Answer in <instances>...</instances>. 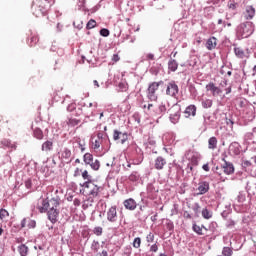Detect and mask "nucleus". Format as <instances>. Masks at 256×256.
<instances>
[{
  "label": "nucleus",
  "mask_w": 256,
  "mask_h": 256,
  "mask_svg": "<svg viewBox=\"0 0 256 256\" xmlns=\"http://www.w3.org/2000/svg\"><path fill=\"white\" fill-rule=\"evenodd\" d=\"M245 105H247V100L240 99L239 100V107H245Z\"/></svg>",
  "instance_id": "nucleus-61"
},
{
  "label": "nucleus",
  "mask_w": 256,
  "mask_h": 256,
  "mask_svg": "<svg viewBox=\"0 0 256 256\" xmlns=\"http://www.w3.org/2000/svg\"><path fill=\"white\" fill-rule=\"evenodd\" d=\"M215 47H217V38L210 37L206 42V48L208 49V51H213Z\"/></svg>",
  "instance_id": "nucleus-21"
},
{
  "label": "nucleus",
  "mask_w": 256,
  "mask_h": 256,
  "mask_svg": "<svg viewBox=\"0 0 256 256\" xmlns=\"http://www.w3.org/2000/svg\"><path fill=\"white\" fill-rule=\"evenodd\" d=\"M234 53L238 59H245V50L241 47L234 48Z\"/></svg>",
  "instance_id": "nucleus-27"
},
{
  "label": "nucleus",
  "mask_w": 256,
  "mask_h": 256,
  "mask_svg": "<svg viewBox=\"0 0 256 256\" xmlns=\"http://www.w3.org/2000/svg\"><path fill=\"white\" fill-rule=\"evenodd\" d=\"M179 67V64L175 60H170L168 62V69L169 71L175 72L177 71V68Z\"/></svg>",
  "instance_id": "nucleus-29"
},
{
  "label": "nucleus",
  "mask_w": 256,
  "mask_h": 256,
  "mask_svg": "<svg viewBox=\"0 0 256 256\" xmlns=\"http://www.w3.org/2000/svg\"><path fill=\"white\" fill-rule=\"evenodd\" d=\"M82 179H84V181H91V176L89 175V171L87 170H82Z\"/></svg>",
  "instance_id": "nucleus-45"
},
{
  "label": "nucleus",
  "mask_w": 256,
  "mask_h": 256,
  "mask_svg": "<svg viewBox=\"0 0 256 256\" xmlns=\"http://www.w3.org/2000/svg\"><path fill=\"white\" fill-rule=\"evenodd\" d=\"M95 198L93 196H88V198L84 201L82 207L83 209H89V207H93V203H95Z\"/></svg>",
  "instance_id": "nucleus-24"
},
{
  "label": "nucleus",
  "mask_w": 256,
  "mask_h": 256,
  "mask_svg": "<svg viewBox=\"0 0 256 256\" xmlns=\"http://www.w3.org/2000/svg\"><path fill=\"white\" fill-rule=\"evenodd\" d=\"M183 217H184V219H192V218H193V217L191 216V214L189 213V211H184Z\"/></svg>",
  "instance_id": "nucleus-58"
},
{
  "label": "nucleus",
  "mask_w": 256,
  "mask_h": 256,
  "mask_svg": "<svg viewBox=\"0 0 256 256\" xmlns=\"http://www.w3.org/2000/svg\"><path fill=\"white\" fill-rule=\"evenodd\" d=\"M93 233H94V235H96L97 237H101V235H103V227H101V226H96V227L93 229Z\"/></svg>",
  "instance_id": "nucleus-38"
},
{
  "label": "nucleus",
  "mask_w": 256,
  "mask_h": 256,
  "mask_svg": "<svg viewBox=\"0 0 256 256\" xmlns=\"http://www.w3.org/2000/svg\"><path fill=\"white\" fill-rule=\"evenodd\" d=\"M133 247L135 249H139L141 247V239L139 237H136L133 241Z\"/></svg>",
  "instance_id": "nucleus-47"
},
{
  "label": "nucleus",
  "mask_w": 256,
  "mask_h": 256,
  "mask_svg": "<svg viewBox=\"0 0 256 256\" xmlns=\"http://www.w3.org/2000/svg\"><path fill=\"white\" fill-rule=\"evenodd\" d=\"M113 139L114 141H120V143H125L128 139L127 133L120 132L119 130H114L113 132Z\"/></svg>",
  "instance_id": "nucleus-13"
},
{
  "label": "nucleus",
  "mask_w": 256,
  "mask_h": 256,
  "mask_svg": "<svg viewBox=\"0 0 256 256\" xmlns=\"http://www.w3.org/2000/svg\"><path fill=\"white\" fill-rule=\"evenodd\" d=\"M7 217H9V212L5 209H0V219L2 221H5V219H7Z\"/></svg>",
  "instance_id": "nucleus-41"
},
{
  "label": "nucleus",
  "mask_w": 256,
  "mask_h": 256,
  "mask_svg": "<svg viewBox=\"0 0 256 256\" xmlns=\"http://www.w3.org/2000/svg\"><path fill=\"white\" fill-rule=\"evenodd\" d=\"M255 31V24L251 21H246L241 23L237 28V35L241 37V39H247V37H251L253 32Z\"/></svg>",
  "instance_id": "nucleus-2"
},
{
  "label": "nucleus",
  "mask_w": 256,
  "mask_h": 256,
  "mask_svg": "<svg viewBox=\"0 0 256 256\" xmlns=\"http://www.w3.org/2000/svg\"><path fill=\"white\" fill-rule=\"evenodd\" d=\"M146 241H147V243H153V241H155V235L150 232V233L146 236Z\"/></svg>",
  "instance_id": "nucleus-50"
},
{
  "label": "nucleus",
  "mask_w": 256,
  "mask_h": 256,
  "mask_svg": "<svg viewBox=\"0 0 256 256\" xmlns=\"http://www.w3.org/2000/svg\"><path fill=\"white\" fill-rule=\"evenodd\" d=\"M169 118L171 123L176 125V123H179V120L181 119V106L175 104L173 105L169 110Z\"/></svg>",
  "instance_id": "nucleus-6"
},
{
  "label": "nucleus",
  "mask_w": 256,
  "mask_h": 256,
  "mask_svg": "<svg viewBox=\"0 0 256 256\" xmlns=\"http://www.w3.org/2000/svg\"><path fill=\"white\" fill-rule=\"evenodd\" d=\"M165 165H167V161L161 156L157 157L154 161V167L158 171H161V169H163Z\"/></svg>",
  "instance_id": "nucleus-17"
},
{
  "label": "nucleus",
  "mask_w": 256,
  "mask_h": 256,
  "mask_svg": "<svg viewBox=\"0 0 256 256\" xmlns=\"http://www.w3.org/2000/svg\"><path fill=\"white\" fill-rule=\"evenodd\" d=\"M202 107L203 109H211L213 107V100L211 99L202 100Z\"/></svg>",
  "instance_id": "nucleus-32"
},
{
  "label": "nucleus",
  "mask_w": 256,
  "mask_h": 256,
  "mask_svg": "<svg viewBox=\"0 0 256 256\" xmlns=\"http://www.w3.org/2000/svg\"><path fill=\"white\" fill-rule=\"evenodd\" d=\"M34 137L41 141V139H43V137H44L43 130L39 129V128L34 129Z\"/></svg>",
  "instance_id": "nucleus-36"
},
{
  "label": "nucleus",
  "mask_w": 256,
  "mask_h": 256,
  "mask_svg": "<svg viewBox=\"0 0 256 256\" xmlns=\"http://www.w3.org/2000/svg\"><path fill=\"white\" fill-rule=\"evenodd\" d=\"M184 115L186 119H189V117H195V115H197V106L191 104L188 107H186Z\"/></svg>",
  "instance_id": "nucleus-15"
},
{
  "label": "nucleus",
  "mask_w": 256,
  "mask_h": 256,
  "mask_svg": "<svg viewBox=\"0 0 256 256\" xmlns=\"http://www.w3.org/2000/svg\"><path fill=\"white\" fill-rule=\"evenodd\" d=\"M255 17V9L253 6H247L244 12V18L249 21Z\"/></svg>",
  "instance_id": "nucleus-18"
},
{
  "label": "nucleus",
  "mask_w": 256,
  "mask_h": 256,
  "mask_svg": "<svg viewBox=\"0 0 256 256\" xmlns=\"http://www.w3.org/2000/svg\"><path fill=\"white\" fill-rule=\"evenodd\" d=\"M97 26V21L90 19L86 25V29H95Z\"/></svg>",
  "instance_id": "nucleus-42"
},
{
  "label": "nucleus",
  "mask_w": 256,
  "mask_h": 256,
  "mask_svg": "<svg viewBox=\"0 0 256 256\" xmlns=\"http://www.w3.org/2000/svg\"><path fill=\"white\" fill-rule=\"evenodd\" d=\"M75 109H77V104H75V103H71L67 107V111H69V113L75 111Z\"/></svg>",
  "instance_id": "nucleus-51"
},
{
  "label": "nucleus",
  "mask_w": 256,
  "mask_h": 256,
  "mask_svg": "<svg viewBox=\"0 0 256 256\" xmlns=\"http://www.w3.org/2000/svg\"><path fill=\"white\" fill-rule=\"evenodd\" d=\"M217 137L213 136L211 138H209L208 140V149H212V150H215L217 149Z\"/></svg>",
  "instance_id": "nucleus-26"
},
{
  "label": "nucleus",
  "mask_w": 256,
  "mask_h": 256,
  "mask_svg": "<svg viewBox=\"0 0 256 256\" xmlns=\"http://www.w3.org/2000/svg\"><path fill=\"white\" fill-rule=\"evenodd\" d=\"M226 125H230V127H233V120L226 119Z\"/></svg>",
  "instance_id": "nucleus-64"
},
{
  "label": "nucleus",
  "mask_w": 256,
  "mask_h": 256,
  "mask_svg": "<svg viewBox=\"0 0 256 256\" xmlns=\"http://www.w3.org/2000/svg\"><path fill=\"white\" fill-rule=\"evenodd\" d=\"M42 151L45 153H50V151H53V141L47 140L42 144Z\"/></svg>",
  "instance_id": "nucleus-22"
},
{
  "label": "nucleus",
  "mask_w": 256,
  "mask_h": 256,
  "mask_svg": "<svg viewBox=\"0 0 256 256\" xmlns=\"http://www.w3.org/2000/svg\"><path fill=\"white\" fill-rule=\"evenodd\" d=\"M223 169H224V173L226 175H233V173H235V167H233V165L227 161L224 160V164H223Z\"/></svg>",
  "instance_id": "nucleus-20"
},
{
  "label": "nucleus",
  "mask_w": 256,
  "mask_h": 256,
  "mask_svg": "<svg viewBox=\"0 0 256 256\" xmlns=\"http://www.w3.org/2000/svg\"><path fill=\"white\" fill-rule=\"evenodd\" d=\"M37 43H39V36L34 34L31 36L30 40L28 41V45L29 47H35Z\"/></svg>",
  "instance_id": "nucleus-31"
},
{
  "label": "nucleus",
  "mask_w": 256,
  "mask_h": 256,
  "mask_svg": "<svg viewBox=\"0 0 256 256\" xmlns=\"http://www.w3.org/2000/svg\"><path fill=\"white\" fill-rule=\"evenodd\" d=\"M166 95L168 97H173L174 99L179 95V86L175 81H171L166 86Z\"/></svg>",
  "instance_id": "nucleus-7"
},
{
  "label": "nucleus",
  "mask_w": 256,
  "mask_h": 256,
  "mask_svg": "<svg viewBox=\"0 0 256 256\" xmlns=\"http://www.w3.org/2000/svg\"><path fill=\"white\" fill-rule=\"evenodd\" d=\"M79 123H81L80 119L77 118H70L68 119V121L66 122V125H68V127H77V125H79Z\"/></svg>",
  "instance_id": "nucleus-28"
},
{
  "label": "nucleus",
  "mask_w": 256,
  "mask_h": 256,
  "mask_svg": "<svg viewBox=\"0 0 256 256\" xmlns=\"http://www.w3.org/2000/svg\"><path fill=\"white\" fill-rule=\"evenodd\" d=\"M91 169H93L94 171H99L100 167H101V162H99V160H95L94 162L92 161L91 164H89Z\"/></svg>",
  "instance_id": "nucleus-37"
},
{
  "label": "nucleus",
  "mask_w": 256,
  "mask_h": 256,
  "mask_svg": "<svg viewBox=\"0 0 256 256\" xmlns=\"http://www.w3.org/2000/svg\"><path fill=\"white\" fill-rule=\"evenodd\" d=\"M206 91H210L212 97H221L224 90L219 86H215V83L210 82L206 85Z\"/></svg>",
  "instance_id": "nucleus-8"
},
{
  "label": "nucleus",
  "mask_w": 256,
  "mask_h": 256,
  "mask_svg": "<svg viewBox=\"0 0 256 256\" xmlns=\"http://www.w3.org/2000/svg\"><path fill=\"white\" fill-rule=\"evenodd\" d=\"M195 215H199V211H201V206H199L197 203L194 204V206L192 207Z\"/></svg>",
  "instance_id": "nucleus-53"
},
{
  "label": "nucleus",
  "mask_w": 256,
  "mask_h": 256,
  "mask_svg": "<svg viewBox=\"0 0 256 256\" xmlns=\"http://www.w3.org/2000/svg\"><path fill=\"white\" fill-rule=\"evenodd\" d=\"M220 89H223V92L225 91L226 95H229L231 93V85L227 83V80H222L219 84Z\"/></svg>",
  "instance_id": "nucleus-23"
},
{
  "label": "nucleus",
  "mask_w": 256,
  "mask_h": 256,
  "mask_svg": "<svg viewBox=\"0 0 256 256\" xmlns=\"http://www.w3.org/2000/svg\"><path fill=\"white\" fill-rule=\"evenodd\" d=\"M106 215H107V221H109L110 223H117L119 219V214L117 213V206H111L107 210Z\"/></svg>",
  "instance_id": "nucleus-9"
},
{
  "label": "nucleus",
  "mask_w": 256,
  "mask_h": 256,
  "mask_svg": "<svg viewBox=\"0 0 256 256\" xmlns=\"http://www.w3.org/2000/svg\"><path fill=\"white\" fill-rule=\"evenodd\" d=\"M52 207H59V200L56 198H52L50 200L47 199H39L37 204V209L41 213H46Z\"/></svg>",
  "instance_id": "nucleus-3"
},
{
  "label": "nucleus",
  "mask_w": 256,
  "mask_h": 256,
  "mask_svg": "<svg viewBox=\"0 0 256 256\" xmlns=\"http://www.w3.org/2000/svg\"><path fill=\"white\" fill-rule=\"evenodd\" d=\"M1 144H2L4 147H7L8 149H12V151H16V150H17V144L12 143L11 140H3V141L1 142Z\"/></svg>",
  "instance_id": "nucleus-25"
},
{
  "label": "nucleus",
  "mask_w": 256,
  "mask_h": 256,
  "mask_svg": "<svg viewBox=\"0 0 256 256\" xmlns=\"http://www.w3.org/2000/svg\"><path fill=\"white\" fill-rule=\"evenodd\" d=\"M193 167H196V166L193 165V164H188V165H187V168H186L187 173H192Z\"/></svg>",
  "instance_id": "nucleus-59"
},
{
  "label": "nucleus",
  "mask_w": 256,
  "mask_h": 256,
  "mask_svg": "<svg viewBox=\"0 0 256 256\" xmlns=\"http://www.w3.org/2000/svg\"><path fill=\"white\" fill-rule=\"evenodd\" d=\"M186 157L188 161L191 162L192 165H195V166L199 165V155L197 154V152L188 150L186 152Z\"/></svg>",
  "instance_id": "nucleus-12"
},
{
  "label": "nucleus",
  "mask_w": 256,
  "mask_h": 256,
  "mask_svg": "<svg viewBox=\"0 0 256 256\" xmlns=\"http://www.w3.org/2000/svg\"><path fill=\"white\" fill-rule=\"evenodd\" d=\"M102 143H103V140H98V139L95 140L94 149H99V147H101Z\"/></svg>",
  "instance_id": "nucleus-54"
},
{
  "label": "nucleus",
  "mask_w": 256,
  "mask_h": 256,
  "mask_svg": "<svg viewBox=\"0 0 256 256\" xmlns=\"http://www.w3.org/2000/svg\"><path fill=\"white\" fill-rule=\"evenodd\" d=\"M118 87L122 92L127 91V89H129V86L125 82H120L118 84Z\"/></svg>",
  "instance_id": "nucleus-48"
},
{
  "label": "nucleus",
  "mask_w": 256,
  "mask_h": 256,
  "mask_svg": "<svg viewBox=\"0 0 256 256\" xmlns=\"http://www.w3.org/2000/svg\"><path fill=\"white\" fill-rule=\"evenodd\" d=\"M150 251L151 253H157V251H159V247L157 246V244H154L150 247Z\"/></svg>",
  "instance_id": "nucleus-55"
},
{
  "label": "nucleus",
  "mask_w": 256,
  "mask_h": 256,
  "mask_svg": "<svg viewBox=\"0 0 256 256\" xmlns=\"http://www.w3.org/2000/svg\"><path fill=\"white\" fill-rule=\"evenodd\" d=\"M202 169H203L204 171H206V172H209V171H210L209 164H208V163H207V164H204V165L202 166Z\"/></svg>",
  "instance_id": "nucleus-63"
},
{
  "label": "nucleus",
  "mask_w": 256,
  "mask_h": 256,
  "mask_svg": "<svg viewBox=\"0 0 256 256\" xmlns=\"http://www.w3.org/2000/svg\"><path fill=\"white\" fill-rule=\"evenodd\" d=\"M143 109H147L151 115H157L158 113V104L150 103L148 105H144Z\"/></svg>",
  "instance_id": "nucleus-19"
},
{
  "label": "nucleus",
  "mask_w": 256,
  "mask_h": 256,
  "mask_svg": "<svg viewBox=\"0 0 256 256\" xmlns=\"http://www.w3.org/2000/svg\"><path fill=\"white\" fill-rule=\"evenodd\" d=\"M18 251L21 256H27V253L29 252V248L25 244H22L18 247Z\"/></svg>",
  "instance_id": "nucleus-33"
},
{
  "label": "nucleus",
  "mask_w": 256,
  "mask_h": 256,
  "mask_svg": "<svg viewBox=\"0 0 256 256\" xmlns=\"http://www.w3.org/2000/svg\"><path fill=\"white\" fill-rule=\"evenodd\" d=\"M128 179H129V181H132V183H135V182L139 181V179H141V176L139 175V172L134 171L130 174Z\"/></svg>",
  "instance_id": "nucleus-30"
},
{
  "label": "nucleus",
  "mask_w": 256,
  "mask_h": 256,
  "mask_svg": "<svg viewBox=\"0 0 256 256\" xmlns=\"http://www.w3.org/2000/svg\"><path fill=\"white\" fill-rule=\"evenodd\" d=\"M84 192L88 197H97L99 195V188L93 181H86L83 184Z\"/></svg>",
  "instance_id": "nucleus-5"
},
{
  "label": "nucleus",
  "mask_w": 256,
  "mask_h": 256,
  "mask_svg": "<svg viewBox=\"0 0 256 256\" xmlns=\"http://www.w3.org/2000/svg\"><path fill=\"white\" fill-rule=\"evenodd\" d=\"M209 189H210L209 182L201 181L198 183V188H197L198 195H205V193H209Z\"/></svg>",
  "instance_id": "nucleus-14"
},
{
  "label": "nucleus",
  "mask_w": 256,
  "mask_h": 256,
  "mask_svg": "<svg viewBox=\"0 0 256 256\" xmlns=\"http://www.w3.org/2000/svg\"><path fill=\"white\" fill-rule=\"evenodd\" d=\"M82 173V170L79 168H76L75 172H74V177H79Z\"/></svg>",
  "instance_id": "nucleus-62"
},
{
  "label": "nucleus",
  "mask_w": 256,
  "mask_h": 256,
  "mask_svg": "<svg viewBox=\"0 0 256 256\" xmlns=\"http://www.w3.org/2000/svg\"><path fill=\"white\" fill-rule=\"evenodd\" d=\"M227 7L232 11H235V9H237V3L235 1H229Z\"/></svg>",
  "instance_id": "nucleus-49"
},
{
  "label": "nucleus",
  "mask_w": 256,
  "mask_h": 256,
  "mask_svg": "<svg viewBox=\"0 0 256 256\" xmlns=\"http://www.w3.org/2000/svg\"><path fill=\"white\" fill-rule=\"evenodd\" d=\"M222 255L231 256V255H233V250L229 247H224L223 251H222Z\"/></svg>",
  "instance_id": "nucleus-44"
},
{
  "label": "nucleus",
  "mask_w": 256,
  "mask_h": 256,
  "mask_svg": "<svg viewBox=\"0 0 256 256\" xmlns=\"http://www.w3.org/2000/svg\"><path fill=\"white\" fill-rule=\"evenodd\" d=\"M146 60L147 61H155V55L151 54V53L147 54L146 55Z\"/></svg>",
  "instance_id": "nucleus-56"
},
{
  "label": "nucleus",
  "mask_w": 256,
  "mask_h": 256,
  "mask_svg": "<svg viewBox=\"0 0 256 256\" xmlns=\"http://www.w3.org/2000/svg\"><path fill=\"white\" fill-rule=\"evenodd\" d=\"M167 111V107L164 104H158V113L157 115H161Z\"/></svg>",
  "instance_id": "nucleus-46"
},
{
  "label": "nucleus",
  "mask_w": 256,
  "mask_h": 256,
  "mask_svg": "<svg viewBox=\"0 0 256 256\" xmlns=\"http://www.w3.org/2000/svg\"><path fill=\"white\" fill-rule=\"evenodd\" d=\"M20 227L21 229H25V227L28 229H35V227H37V222L30 217H26L21 221Z\"/></svg>",
  "instance_id": "nucleus-11"
},
{
  "label": "nucleus",
  "mask_w": 256,
  "mask_h": 256,
  "mask_svg": "<svg viewBox=\"0 0 256 256\" xmlns=\"http://www.w3.org/2000/svg\"><path fill=\"white\" fill-rule=\"evenodd\" d=\"M120 57H119V54H114L113 56H112V61L114 62V63H117L118 61H120Z\"/></svg>",
  "instance_id": "nucleus-60"
},
{
  "label": "nucleus",
  "mask_w": 256,
  "mask_h": 256,
  "mask_svg": "<svg viewBox=\"0 0 256 256\" xmlns=\"http://www.w3.org/2000/svg\"><path fill=\"white\" fill-rule=\"evenodd\" d=\"M193 231L197 233V235H203V226H199L197 224L193 225Z\"/></svg>",
  "instance_id": "nucleus-40"
},
{
  "label": "nucleus",
  "mask_w": 256,
  "mask_h": 256,
  "mask_svg": "<svg viewBox=\"0 0 256 256\" xmlns=\"http://www.w3.org/2000/svg\"><path fill=\"white\" fill-rule=\"evenodd\" d=\"M246 137L252 143H256V128H253L251 133L246 134Z\"/></svg>",
  "instance_id": "nucleus-34"
},
{
  "label": "nucleus",
  "mask_w": 256,
  "mask_h": 256,
  "mask_svg": "<svg viewBox=\"0 0 256 256\" xmlns=\"http://www.w3.org/2000/svg\"><path fill=\"white\" fill-rule=\"evenodd\" d=\"M53 0H35L32 4V11L35 17H41V15H47V12L51 8Z\"/></svg>",
  "instance_id": "nucleus-1"
},
{
  "label": "nucleus",
  "mask_w": 256,
  "mask_h": 256,
  "mask_svg": "<svg viewBox=\"0 0 256 256\" xmlns=\"http://www.w3.org/2000/svg\"><path fill=\"white\" fill-rule=\"evenodd\" d=\"M123 205L128 211H135V209H137V202L133 198L125 200Z\"/></svg>",
  "instance_id": "nucleus-16"
},
{
  "label": "nucleus",
  "mask_w": 256,
  "mask_h": 256,
  "mask_svg": "<svg viewBox=\"0 0 256 256\" xmlns=\"http://www.w3.org/2000/svg\"><path fill=\"white\" fill-rule=\"evenodd\" d=\"M63 159H71V150L65 148L62 152Z\"/></svg>",
  "instance_id": "nucleus-43"
},
{
  "label": "nucleus",
  "mask_w": 256,
  "mask_h": 256,
  "mask_svg": "<svg viewBox=\"0 0 256 256\" xmlns=\"http://www.w3.org/2000/svg\"><path fill=\"white\" fill-rule=\"evenodd\" d=\"M84 163L86 165H90L91 163H93V155L91 153L84 154Z\"/></svg>",
  "instance_id": "nucleus-35"
},
{
  "label": "nucleus",
  "mask_w": 256,
  "mask_h": 256,
  "mask_svg": "<svg viewBox=\"0 0 256 256\" xmlns=\"http://www.w3.org/2000/svg\"><path fill=\"white\" fill-rule=\"evenodd\" d=\"M59 206H52L48 210V219L51 221V223L55 224L57 223V219L59 217V209H57Z\"/></svg>",
  "instance_id": "nucleus-10"
},
{
  "label": "nucleus",
  "mask_w": 256,
  "mask_h": 256,
  "mask_svg": "<svg viewBox=\"0 0 256 256\" xmlns=\"http://www.w3.org/2000/svg\"><path fill=\"white\" fill-rule=\"evenodd\" d=\"M100 35L102 37H109V30L107 28L101 29L100 30Z\"/></svg>",
  "instance_id": "nucleus-52"
},
{
  "label": "nucleus",
  "mask_w": 256,
  "mask_h": 256,
  "mask_svg": "<svg viewBox=\"0 0 256 256\" xmlns=\"http://www.w3.org/2000/svg\"><path fill=\"white\" fill-rule=\"evenodd\" d=\"M163 85V81L159 82H152L149 84L148 89H147V98L150 101H157L158 96H157V91H159V86Z\"/></svg>",
  "instance_id": "nucleus-4"
},
{
  "label": "nucleus",
  "mask_w": 256,
  "mask_h": 256,
  "mask_svg": "<svg viewBox=\"0 0 256 256\" xmlns=\"http://www.w3.org/2000/svg\"><path fill=\"white\" fill-rule=\"evenodd\" d=\"M97 139H98L99 141H105V134H103L102 132H99V133L97 134Z\"/></svg>",
  "instance_id": "nucleus-57"
},
{
  "label": "nucleus",
  "mask_w": 256,
  "mask_h": 256,
  "mask_svg": "<svg viewBox=\"0 0 256 256\" xmlns=\"http://www.w3.org/2000/svg\"><path fill=\"white\" fill-rule=\"evenodd\" d=\"M202 217H204V219H211L213 217V214H211V212L205 208L202 210Z\"/></svg>",
  "instance_id": "nucleus-39"
}]
</instances>
